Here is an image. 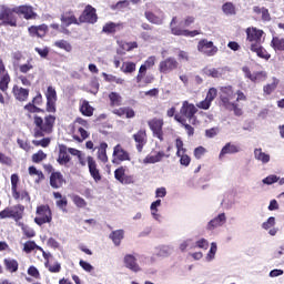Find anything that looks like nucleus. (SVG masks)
I'll return each mask as SVG.
<instances>
[{"instance_id": "obj_27", "label": "nucleus", "mask_w": 284, "mask_h": 284, "mask_svg": "<svg viewBox=\"0 0 284 284\" xmlns=\"http://www.w3.org/2000/svg\"><path fill=\"white\" fill-rule=\"evenodd\" d=\"M12 94H13L16 101H20V103H23V102L28 101V97H30V90L16 84L12 88Z\"/></svg>"}, {"instance_id": "obj_64", "label": "nucleus", "mask_w": 284, "mask_h": 284, "mask_svg": "<svg viewBox=\"0 0 284 284\" xmlns=\"http://www.w3.org/2000/svg\"><path fill=\"white\" fill-rule=\"evenodd\" d=\"M193 247H199V250H207V247H210V242L205 239H200L195 241Z\"/></svg>"}, {"instance_id": "obj_20", "label": "nucleus", "mask_w": 284, "mask_h": 284, "mask_svg": "<svg viewBox=\"0 0 284 284\" xmlns=\"http://www.w3.org/2000/svg\"><path fill=\"white\" fill-rule=\"evenodd\" d=\"M246 34H247V41H250V43H258L262 44L263 43V34H265V32H263V30L251 27L246 29Z\"/></svg>"}, {"instance_id": "obj_22", "label": "nucleus", "mask_w": 284, "mask_h": 284, "mask_svg": "<svg viewBox=\"0 0 284 284\" xmlns=\"http://www.w3.org/2000/svg\"><path fill=\"white\" fill-rule=\"evenodd\" d=\"M70 154H72V149L71 148L68 149L65 144H60L59 154L57 159V162L59 163V165H68V163H70L71 161Z\"/></svg>"}, {"instance_id": "obj_29", "label": "nucleus", "mask_w": 284, "mask_h": 284, "mask_svg": "<svg viewBox=\"0 0 284 284\" xmlns=\"http://www.w3.org/2000/svg\"><path fill=\"white\" fill-rule=\"evenodd\" d=\"M133 139L136 143L138 152H143V148L145 146V143H148V133H145V130L138 131L133 134Z\"/></svg>"}, {"instance_id": "obj_41", "label": "nucleus", "mask_w": 284, "mask_h": 284, "mask_svg": "<svg viewBox=\"0 0 284 284\" xmlns=\"http://www.w3.org/2000/svg\"><path fill=\"white\" fill-rule=\"evenodd\" d=\"M124 236H125V231L115 230L110 233L109 239L113 241L114 245H121V241H123Z\"/></svg>"}, {"instance_id": "obj_31", "label": "nucleus", "mask_w": 284, "mask_h": 284, "mask_svg": "<svg viewBox=\"0 0 284 284\" xmlns=\"http://www.w3.org/2000/svg\"><path fill=\"white\" fill-rule=\"evenodd\" d=\"M165 156H169V155H165V152L163 151H159L158 153L146 155L145 159L142 161V163H144V165L161 163V161H163Z\"/></svg>"}, {"instance_id": "obj_26", "label": "nucleus", "mask_w": 284, "mask_h": 284, "mask_svg": "<svg viewBox=\"0 0 284 284\" xmlns=\"http://www.w3.org/2000/svg\"><path fill=\"white\" fill-rule=\"evenodd\" d=\"M162 205L161 200H155L150 204V215L153 219V221H156V223L163 222V215H161L160 207Z\"/></svg>"}, {"instance_id": "obj_11", "label": "nucleus", "mask_w": 284, "mask_h": 284, "mask_svg": "<svg viewBox=\"0 0 284 284\" xmlns=\"http://www.w3.org/2000/svg\"><path fill=\"white\" fill-rule=\"evenodd\" d=\"M44 95L47 99V106H45L47 112L54 114V112H57V100H58L57 89H54V87L52 85H49L47 88Z\"/></svg>"}, {"instance_id": "obj_52", "label": "nucleus", "mask_w": 284, "mask_h": 284, "mask_svg": "<svg viewBox=\"0 0 284 284\" xmlns=\"http://www.w3.org/2000/svg\"><path fill=\"white\" fill-rule=\"evenodd\" d=\"M34 250H39L40 252H43V248L41 246H38L34 241H28L24 243L23 251L27 254H30V252H34Z\"/></svg>"}, {"instance_id": "obj_17", "label": "nucleus", "mask_w": 284, "mask_h": 284, "mask_svg": "<svg viewBox=\"0 0 284 284\" xmlns=\"http://www.w3.org/2000/svg\"><path fill=\"white\" fill-rule=\"evenodd\" d=\"M242 71L246 79H250L253 83H261L267 80V72L265 71H256L252 73L248 67H243Z\"/></svg>"}, {"instance_id": "obj_13", "label": "nucleus", "mask_w": 284, "mask_h": 284, "mask_svg": "<svg viewBox=\"0 0 284 284\" xmlns=\"http://www.w3.org/2000/svg\"><path fill=\"white\" fill-rule=\"evenodd\" d=\"M225 223H227V215L225 213H219L206 223L205 230L206 232H214V230L223 227Z\"/></svg>"}, {"instance_id": "obj_54", "label": "nucleus", "mask_w": 284, "mask_h": 284, "mask_svg": "<svg viewBox=\"0 0 284 284\" xmlns=\"http://www.w3.org/2000/svg\"><path fill=\"white\" fill-rule=\"evenodd\" d=\"M29 174L30 176H38L36 179V183H39L40 181H43V179H45V175H43V172L37 170L36 166H29Z\"/></svg>"}, {"instance_id": "obj_60", "label": "nucleus", "mask_w": 284, "mask_h": 284, "mask_svg": "<svg viewBox=\"0 0 284 284\" xmlns=\"http://www.w3.org/2000/svg\"><path fill=\"white\" fill-rule=\"evenodd\" d=\"M109 99L111 102V105H121L123 99L121 98V95L116 92H112L111 94H109Z\"/></svg>"}, {"instance_id": "obj_28", "label": "nucleus", "mask_w": 284, "mask_h": 284, "mask_svg": "<svg viewBox=\"0 0 284 284\" xmlns=\"http://www.w3.org/2000/svg\"><path fill=\"white\" fill-rule=\"evenodd\" d=\"M262 230L268 232L270 236H276V234H278V229H276V217L270 216L264 221L262 223Z\"/></svg>"}, {"instance_id": "obj_6", "label": "nucleus", "mask_w": 284, "mask_h": 284, "mask_svg": "<svg viewBox=\"0 0 284 284\" xmlns=\"http://www.w3.org/2000/svg\"><path fill=\"white\" fill-rule=\"evenodd\" d=\"M34 223L41 227L45 223H52V209L48 204H41L36 209Z\"/></svg>"}, {"instance_id": "obj_32", "label": "nucleus", "mask_w": 284, "mask_h": 284, "mask_svg": "<svg viewBox=\"0 0 284 284\" xmlns=\"http://www.w3.org/2000/svg\"><path fill=\"white\" fill-rule=\"evenodd\" d=\"M88 166L92 179L95 181V183H99V181L101 180V173L97 168V161H94V158L88 156Z\"/></svg>"}, {"instance_id": "obj_50", "label": "nucleus", "mask_w": 284, "mask_h": 284, "mask_svg": "<svg viewBox=\"0 0 284 284\" xmlns=\"http://www.w3.org/2000/svg\"><path fill=\"white\" fill-rule=\"evenodd\" d=\"M254 156L256 161H260L261 163H264V164L270 161V154L263 152V149H255Z\"/></svg>"}, {"instance_id": "obj_21", "label": "nucleus", "mask_w": 284, "mask_h": 284, "mask_svg": "<svg viewBox=\"0 0 284 284\" xmlns=\"http://www.w3.org/2000/svg\"><path fill=\"white\" fill-rule=\"evenodd\" d=\"M114 178L122 185H130L134 183V176L125 174V166H120L114 171Z\"/></svg>"}, {"instance_id": "obj_8", "label": "nucleus", "mask_w": 284, "mask_h": 284, "mask_svg": "<svg viewBox=\"0 0 284 284\" xmlns=\"http://www.w3.org/2000/svg\"><path fill=\"white\" fill-rule=\"evenodd\" d=\"M60 21H61V26H59V23H52L50 24V28H52V30H60L62 34H70V30H68V28L72 26V12L68 11L62 13Z\"/></svg>"}, {"instance_id": "obj_59", "label": "nucleus", "mask_w": 284, "mask_h": 284, "mask_svg": "<svg viewBox=\"0 0 284 284\" xmlns=\"http://www.w3.org/2000/svg\"><path fill=\"white\" fill-rule=\"evenodd\" d=\"M44 267H47V270L51 272V274H59V272H61V264L59 263H54L52 265L50 264V262H44Z\"/></svg>"}, {"instance_id": "obj_43", "label": "nucleus", "mask_w": 284, "mask_h": 284, "mask_svg": "<svg viewBox=\"0 0 284 284\" xmlns=\"http://www.w3.org/2000/svg\"><path fill=\"white\" fill-rule=\"evenodd\" d=\"M98 159L102 163H108V143H100V146L98 148Z\"/></svg>"}, {"instance_id": "obj_7", "label": "nucleus", "mask_w": 284, "mask_h": 284, "mask_svg": "<svg viewBox=\"0 0 284 284\" xmlns=\"http://www.w3.org/2000/svg\"><path fill=\"white\" fill-rule=\"evenodd\" d=\"M11 194L14 201H26L30 203V193L26 190L19 191V175L17 173L11 175Z\"/></svg>"}, {"instance_id": "obj_37", "label": "nucleus", "mask_w": 284, "mask_h": 284, "mask_svg": "<svg viewBox=\"0 0 284 284\" xmlns=\"http://www.w3.org/2000/svg\"><path fill=\"white\" fill-rule=\"evenodd\" d=\"M3 265L7 272H10L11 274H14V272H19V262L14 258H4Z\"/></svg>"}, {"instance_id": "obj_34", "label": "nucleus", "mask_w": 284, "mask_h": 284, "mask_svg": "<svg viewBox=\"0 0 284 284\" xmlns=\"http://www.w3.org/2000/svg\"><path fill=\"white\" fill-rule=\"evenodd\" d=\"M239 152H241V146L232 143H226L220 152V159H223L225 154H239Z\"/></svg>"}, {"instance_id": "obj_38", "label": "nucleus", "mask_w": 284, "mask_h": 284, "mask_svg": "<svg viewBox=\"0 0 284 284\" xmlns=\"http://www.w3.org/2000/svg\"><path fill=\"white\" fill-rule=\"evenodd\" d=\"M80 112L84 116H92L94 114V108L90 105V102L88 100H81L80 101Z\"/></svg>"}, {"instance_id": "obj_15", "label": "nucleus", "mask_w": 284, "mask_h": 284, "mask_svg": "<svg viewBox=\"0 0 284 284\" xmlns=\"http://www.w3.org/2000/svg\"><path fill=\"white\" fill-rule=\"evenodd\" d=\"M176 68H179V61L170 57L160 62L159 72H161L162 74H170V72H174Z\"/></svg>"}, {"instance_id": "obj_55", "label": "nucleus", "mask_w": 284, "mask_h": 284, "mask_svg": "<svg viewBox=\"0 0 284 284\" xmlns=\"http://www.w3.org/2000/svg\"><path fill=\"white\" fill-rule=\"evenodd\" d=\"M104 77L105 81H109V83H118L119 85H123L125 83V80L123 78H118L116 75L108 74V73H102Z\"/></svg>"}, {"instance_id": "obj_1", "label": "nucleus", "mask_w": 284, "mask_h": 284, "mask_svg": "<svg viewBox=\"0 0 284 284\" xmlns=\"http://www.w3.org/2000/svg\"><path fill=\"white\" fill-rule=\"evenodd\" d=\"M54 123H57V116L49 114L44 119L40 115L33 116V136L34 139H42L47 134L54 132Z\"/></svg>"}, {"instance_id": "obj_44", "label": "nucleus", "mask_w": 284, "mask_h": 284, "mask_svg": "<svg viewBox=\"0 0 284 284\" xmlns=\"http://www.w3.org/2000/svg\"><path fill=\"white\" fill-rule=\"evenodd\" d=\"M18 227H21L22 234L26 239H34L37 236V232L33 231L28 224H23L22 222H18Z\"/></svg>"}, {"instance_id": "obj_58", "label": "nucleus", "mask_w": 284, "mask_h": 284, "mask_svg": "<svg viewBox=\"0 0 284 284\" xmlns=\"http://www.w3.org/2000/svg\"><path fill=\"white\" fill-rule=\"evenodd\" d=\"M30 70H34V65H32V58L27 60V63L24 64H21L19 67V71L22 73V74H28V72H30Z\"/></svg>"}, {"instance_id": "obj_53", "label": "nucleus", "mask_w": 284, "mask_h": 284, "mask_svg": "<svg viewBox=\"0 0 284 284\" xmlns=\"http://www.w3.org/2000/svg\"><path fill=\"white\" fill-rule=\"evenodd\" d=\"M24 110L27 112H29V114H39L40 112L43 114V112H45V110L37 106V104L29 102L24 105Z\"/></svg>"}, {"instance_id": "obj_39", "label": "nucleus", "mask_w": 284, "mask_h": 284, "mask_svg": "<svg viewBox=\"0 0 284 284\" xmlns=\"http://www.w3.org/2000/svg\"><path fill=\"white\" fill-rule=\"evenodd\" d=\"M113 114L116 116H125V119H134L135 113L133 109L130 108H119L113 110Z\"/></svg>"}, {"instance_id": "obj_48", "label": "nucleus", "mask_w": 284, "mask_h": 284, "mask_svg": "<svg viewBox=\"0 0 284 284\" xmlns=\"http://www.w3.org/2000/svg\"><path fill=\"white\" fill-rule=\"evenodd\" d=\"M121 72L124 74H132V72H136V63L131 61H125L122 63Z\"/></svg>"}, {"instance_id": "obj_16", "label": "nucleus", "mask_w": 284, "mask_h": 284, "mask_svg": "<svg viewBox=\"0 0 284 284\" xmlns=\"http://www.w3.org/2000/svg\"><path fill=\"white\" fill-rule=\"evenodd\" d=\"M234 97H236V93H234V90L232 89V87L221 88V101L224 108L233 106L232 103L234 102Z\"/></svg>"}, {"instance_id": "obj_14", "label": "nucleus", "mask_w": 284, "mask_h": 284, "mask_svg": "<svg viewBox=\"0 0 284 284\" xmlns=\"http://www.w3.org/2000/svg\"><path fill=\"white\" fill-rule=\"evenodd\" d=\"M144 17L146 21H149V23H153V26H163V21H165V13L161 10H146L144 12Z\"/></svg>"}, {"instance_id": "obj_10", "label": "nucleus", "mask_w": 284, "mask_h": 284, "mask_svg": "<svg viewBox=\"0 0 284 284\" xmlns=\"http://www.w3.org/2000/svg\"><path fill=\"white\" fill-rule=\"evenodd\" d=\"M73 128L74 130H78V132L80 133V136L78 135L73 136L74 141H78V143H83L85 139L90 136V133L85 129H83V128H88V121L81 118H78L73 122Z\"/></svg>"}, {"instance_id": "obj_42", "label": "nucleus", "mask_w": 284, "mask_h": 284, "mask_svg": "<svg viewBox=\"0 0 284 284\" xmlns=\"http://www.w3.org/2000/svg\"><path fill=\"white\" fill-rule=\"evenodd\" d=\"M53 199H55L57 207L65 212V207H68V199L63 197L60 192H53Z\"/></svg>"}, {"instance_id": "obj_33", "label": "nucleus", "mask_w": 284, "mask_h": 284, "mask_svg": "<svg viewBox=\"0 0 284 284\" xmlns=\"http://www.w3.org/2000/svg\"><path fill=\"white\" fill-rule=\"evenodd\" d=\"M250 49L251 52H255V54L260 57V59H265V61H268V59L271 58L270 53H267V50H265V48H263L258 43H251Z\"/></svg>"}, {"instance_id": "obj_46", "label": "nucleus", "mask_w": 284, "mask_h": 284, "mask_svg": "<svg viewBox=\"0 0 284 284\" xmlns=\"http://www.w3.org/2000/svg\"><path fill=\"white\" fill-rule=\"evenodd\" d=\"M120 28V23L106 22L102 28V32H104V34H114V32H116V30Z\"/></svg>"}, {"instance_id": "obj_51", "label": "nucleus", "mask_w": 284, "mask_h": 284, "mask_svg": "<svg viewBox=\"0 0 284 284\" xmlns=\"http://www.w3.org/2000/svg\"><path fill=\"white\" fill-rule=\"evenodd\" d=\"M10 81H11L10 73L6 72V74L0 75V90H1V92H8Z\"/></svg>"}, {"instance_id": "obj_2", "label": "nucleus", "mask_w": 284, "mask_h": 284, "mask_svg": "<svg viewBox=\"0 0 284 284\" xmlns=\"http://www.w3.org/2000/svg\"><path fill=\"white\" fill-rule=\"evenodd\" d=\"M192 23H194V17H186L184 20L180 22L176 18H173L170 23L171 32L175 37H191V38L197 37V34H201V32H199L197 30L190 31V30L183 29V28H190Z\"/></svg>"}, {"instance_id": "obj_4", "label": "nucleus", "mask_w": 284, "mask_h": 284, "mask_svg": "<svg viewBox=\"0 0 284 284\" xmlns=\"http://www.w3.org/2000/svg\"><path fill=\"white\" fill-rule=\"evenodd\" d=\"M23 212H26V206L22 204L7 206L4 210L0 211V221L3 219H12L18 224V222L23 219Z\"/></svg>"}, {"instance_id": "obj_57", "label": "nucleus", "mask_w": 284, "mask_h": 284, "mask_svg": "<svg viewBox=\"0 0 284 284\" xmlns=\"http://www.w3.org/2000/svg\"><path fill=\"white\" fill-rule=\"evenodd\" d=\"M48 159V154L43 152V150H39L37 153L32 155L33 163H41V161H45Z\"/></svg>"}, {"instance_id": "obj_9", "label": "nucleus", "mask_w": 284, "mask_h": 284, "mask_svg": "<svg viewBox=\"0 0 284 284\" xmlns=\"http://www.w3.org/2000/svg\"><path fill=\"white\" fill-rule=\"evenodd\" d=\"M14 14L18 17H23L26 21L34 20L39 18V14L34 11V7L30 4H21L14 7Z\"/></svg>"}, {"instance_id": "obj_61", "label": "nucleus", "mask_w": 284, "mask_h": 284, "mask_svg": "<svg viewBox=\"0 0 284 284\" xmlns=\"http://www.w3.org/2000/svg\"><path fill=\"white\" fill-rule=\"evenodd\" d=\"M222 10L224 14L227 16L236 14V9L234 8V4L232 2L224 3Z\"/></svg>"}, {"instance_id": "obj_12", "label": "nucleus", "mask_w": 284, "mask_h": 284, "mask_svg": "<svg viewBox=\"0 0 284 284\" xmlns=\"http://www.w3.org/2000/svg\"><path fill=\"white\" fill-rule=\"evenodd\" d=\"M197 52H201V54H205L206 57H214V54L219 52V48L214 45V42L203 39L197 43Z\"/></svg>"}, {"instance_id": "obj_49", "label": "nucleus", "mask_w": 284, "mask_h": 284, "mask_svg": "<svg viewBox=\"0 0 284 284\" xmlns=\"http://www.w3.org/2000/svg\"><path fill=\"white\" fill-rule=\"evenodd\" d=\"M271 47L276 51H284V38L274 37L271 41Z\"/></svg>"}, {"instance_id": "obj_56", "label": "nucleus", "mask_w": 284, "mask_h": 284, "mask_svg": "<svg viewBox=\"0 0 284 284\" xmlns=\"http://www.w3.org/2000/svg\"><path fill=\"white\" fill-rule=\"evenodd\" d=\"M54 45L60 50H65V52H70L72 50V44L65 40H58L54 42Z\"/></svg>"}, {"instance_id": "obj_45", "label": "nucleus", "mask_w": 284, "mask_h": 284, "mask_svg": "<svg viewBox=\"0 0 284 284\" xmlns=\"http://www.w3.org/2000/svg\"><path fill=\"white\" fill-rule=\"evenodd\" d=\"M156 63V57L151 55L149 57L145 62L140 67V74H145L148 72V69L154 68Z\"/></svg>"}, {"instance_id": "obj_18", "label": "nucleus", "mask_w": 284, "mask_h": 284, "mask_svg": "<svg viewBox=\"0 0 284 284\" xmlns=\"http://www.w3.org/2000/svg\"><path fill=\"white\" fill-rule=\"evenodd\" d=\"M139 258H141L139 255H132L128 254L123 258L124 266L128 270H131V272H143V267L139 265Z\"/></svg>"}, {"instance_id": "obj_35", "label": "nucleus", "mask_w": 284, "mask_h": 284, "mask_svg": "<svg viewBox=\"0 0 284 284\" xmlns=\"http://www.w3.org/2000/svg\"><path fill=\"white\" fill-rule=\"evenodd\" d=\"M280 83H281V80H278L276 77H273L271 79V83H267L263 87V93L266 97H270V94H272L278 88Z\"/></svg>"}, {"instance_id": "obj_5", "label": "nucleus", "mask_w": 284, "mask_h": 284, "mask_svg": "<svg viewBox=\"0 0 284 284\" xmlns=\"http://www.w3.org/2000/svg\"><path fill=\"white\" fill-rule=\"evenodd\" d=\"M17 28V17L14 14V8L2 6L0 9V28L3 27Z\"/></svg>"}, {"instance_id": "obj_25", "label": "nucleus", "mask_w": 284, "mask_h": 284, "mask_svg": "<svg viewBox=\"0 0 284 284\" xmlns=\"http://www.w3.org/2000/svg\"><path fill=\"white\" fill-rule=\"evenodd\" d=\"M48 24L42 23L39 26H31L28 28L30 37H38V39H43L48 34Z\"/></svg>"}, {"instance_id": "obj_19", "label": "nucleus", "mask_w": 284, "mask_h": 284, "mask_svg": "<svg viewBox=\"0 0 284 284\" xmlns=\"http://www.w3.org/2000/svg\"><path fill=\"white\" fill-rule=\"evenodd\" d=\"M99 17L97 16V9L92 6H87L83 13L80 16L81 23H97Z\"/></svg>"}, {"instance_id": "obj_36", "label": "nucleus", "mask_w": 284, "mask_h": 284, "mask_svg": "<svg viewBox=\"0 0 284 284\" xmlns=\"http://www.w3.org/2000/svg\"><path fill=\"white\" fill-rule=\"evenodd\" d=\"M223 68H204L202 70V73L205 74V77H212V79H220V77H223Z\"/></svg>"}, {"instance_id": "obj_62", "label": "nucleus", "mask_w": 284, "mask_h": 284, "mask_svg": "<svg viewBox=\"0 0 284 284\" xmlns=\"http://www.w3.org/2000/svg\"><path fill=\"white\" fill-rule=\"evenodd\" d=\"M72 155L77 156L80 165H85L87 161H85V153L77 150V149H72Z\"/></svg>"}, {"instance_id": "obj_3", "label": "nucleus", "mask_w": 284, "mask_h": 284, "mask_svg": "<svg viewBox=\"0 0 284 284\" xmlns=\"http://www.w3.org/2000/svg\"><path fill=\"white\" fill-rule=\"evenodd\" d=\"M196 112H199L196 105H194L193 103H189L187 101H183L180 113L175 114V120L178 121V123L185 125L187 120L192 121L194 119V114H196Z\"/></svg>"}, {"instance_id": "obj_30", "label": "nucleus", "mask_w": 284, "mask_h": 284, "mask_svg": "<svg viewBox=\"0 0 284 284\" xmlns=\"http://www.w3.org/2000/svg\"><path fill=\"white\" fill-rule=\"evenodd\" d=\"M65 183V179H63V174L61 172H52L50 175V185L53 190H59L63 187Z\"/></svg>"}, {"instance_id": "obj_40", "label": "nucleus", "mask_w": 284, "mask_h": 284, "mask_svg": "<svg viewBox=\"0 0 284 284\" xmlns=\"http://www.w3.org/2000/svg\"><path fill=\"white\" fill-rule=\"evenodd\" d=\"M216 252H219V245L216 242H212L209 252L204 256L205 263H212L216 258Z\"/></svg>"}, {"instance_id": "obj_63", "label": "nucleus", "mask_w": 284, "mask_h": 284, "mask_svg": "<svg viewBox=\"0 0 284 284\" xmlns=\"http://www.w3.org/2000/svg\"><path fill=\"white\" fill-rule=\"evenodd\" d=\"M50 138H43L42 140H32V144L36 148H48L50 145Z\"/></svg>"}, {"instance_id": "obj_47", "label": "nucleus", "mask_w": 284, "mask_h": 284, "mask_svg": "<svg viewBox=\"0 0 284 284\" xmlns=\"http://www.w3.org/2000/svg\"><path fill=\"white\" fill-rule=\"evenodd\" d=\"M118 43L122 50V51H120L122 54L125 52H131V50L139 48V44L136 42L118 41Z\"/></svg>"}, {"instance_id": "obj_23", "label": "nucleus", "mask_w": 284, "mask_h": 284, "mask_svg": "<svg viewBox=\"0 0 284 284\" xmlns=\"http://www.w3.org/2000/svg\"><path fill=\"white\" fill-rule=\"evenodd\" d=\"M149 128L152 130L156 139L163 141V119H152L151 121H149Z\"/></svg>"}, {"instance_id": "obj_24", "label": "nucleus", "mask_w": 284, "mask_h": 284, "mask_svg": "<svg viewBox=\"0 0 284 284\" xmlns=\"http://www.w3.org/2000/svg\"><path fill=\"white\" fill-rule=\"evenodd\" d=\"M123 162V161H130V153L124 150L121 144H116L113 148V160L112 163H118V162Z\"/></svg>"}]
</instances>
